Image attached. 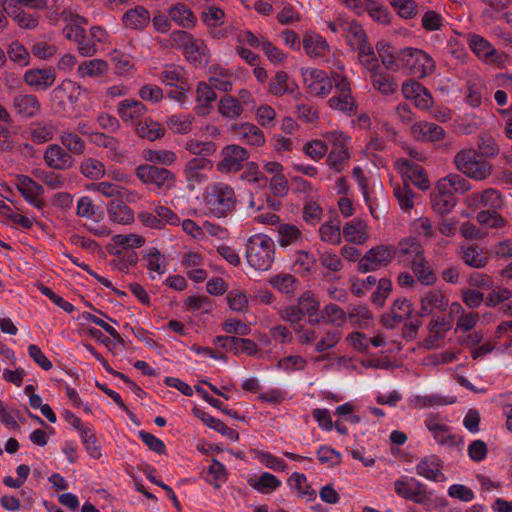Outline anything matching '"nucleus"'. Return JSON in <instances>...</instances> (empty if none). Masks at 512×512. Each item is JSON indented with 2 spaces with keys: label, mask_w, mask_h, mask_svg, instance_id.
<instances>
[{
  "label": "nucleus",
  "mask_w": 512,
  "mask_h": 512,
  "mask_svg": "<svg viewBox=\"0 0 512 512\" xmlns=\"http://www.w3.org/2000/svg\"><path fill=\"white\" fill-rule=\"evenodd\" d=\"M412 133L417 140L439 141L444 139L445 130L438 124L421 121L412 126Z\"/></svg>",
  "instance_id": "nucleus-21"
},
{
  "label": "nucleus",
  "mask_w": 512,
  "mask_h": 512,
  "mask_svg": "<svg viewBox=\"0 0 512 512\" xmlns=\"http://www.w3.org/2000/svg\"><path fill=\"white\" fill-rule=\"evenodd\" d=\"M366 12L379 24L388 25L391 22V14L388 8L376 0H367Z\"/></svg>",
  "instance_id": "nucleus-51"
},
{
  "label": "nucleus",
  "mask_w": 512,
  "mask_h": 512,
  "mask_svg": "<svg viewBox=\"0 0 512 512\" xmlns=\"http://www.w3.org/2000/svg\"><path fill=\"white\" fill-rule=\"evenodd\" d=\"M218 111L226 118L235 119L243 113V107L238 99L231 95H225L219 101Z\"/></svg>",
  "instance_id": "nucleus-40"
},
{
  "label": "nucleus",
  "mask_w": 512,
  "mask_h": 512,
  "mask_svg": "<svg viewBox=\"0 0 512 512\" xmlns=\"http://www.w3.org/2000/svg\"><path fill=\"white\" fill-rule=\"evenodd\" d=\"M476 151L482 157L493 158L499 154L500 148L492 135L481 133L478 138Z\"/></svg>",
  "instance_id": "nucleus-43"
},
{
  "label": "nucleus",
  "mask_w": 512,
  "mask_h": 512,
  "mask_svg": "<svg viewBox=\"0 0 512 512\" xmlns=\"http://www.w3.org/2000/svg\"><path fill=\"white\" fill-rule=\"evenodd\" d=\"M469 206H475L477 208H486L485 210H500L504 201L501 193L494 189L488 188L481 193L472 194L469 199Z\"/></svg>",
  "instance_id": "nucleus-15"
},
{
  "label": "nucleus",
  "mask_w": 512,
  "mask_h": 512,
  "mask_svg": "<svg viewBox=\"0 0 512 512\" xmlns=\"http://www.w3.org/2000/svg\"><path fill=\"white\" fill-rule=\"evenodd\" d=\"M396 249V257H403L405 255L412 257L413 259L421 258L423 256V248L416 241V239H403L401 240L397 246H394Z\"/></svg>",
  "instance_id": "nucleus-45"
},
{
  "label": "nucleus",
  "mask_w": 512,
  "mask_h": 512,
  "mask_svg": "<svg viewBox=\"0 0 512 512\" xmlns=\"http://www.w3.org/2000/svg\"><path fill=\"white\" fill-rule=\"evenodd\" d=\"M221 160L217 164L220 173H236L243 168V163L248 160V151L235 144L223 147L220 152Z\"/></svg>",
  "instance_id": "nucleus-7"
},
{
  "label": "nucleus",
  "mask_w": 512,
  "mask_h": 512,
  "mask_svg": "<svg viewBox=\"0 0 512 512\" xmlns=\"http://www.w3.org/2000/svg\"><path fill=\"white\" fill-rule=\"evenodd\" d=\"M391 6L404 19H412L417 15V4L414 0H390Z\"/></svg>",
  "instance_id": "nucleus-61"
},
{
  "label": "nucleus",
  "mask_w": 512,
  "mask_h": 512,
  "mask_svg": "<svg viewBox=\"0 0 512 512\" xmlns=\"http://www.w3.org/2000/svg\"><path fill=\"white\" fill-rule=\"evenodd\" d=\"M91 141L99 146L107 149L110 153V157L117 161L122 162L125 158L124 152L120 149L119 141L112 136L106 135L102 132L91 133Z\"/></svg>",
  "instance_id": "nucleus-25"
},
{
  "label": "nucleus",
  "mask_w": 512,
  "mask_h": 512,
  "mask_svg": "<svg viewBox=\"0 0 512 512\" xmlns=\"http://www.w3.org/2000/svg\"><path fill=\"white\" fill-rule=\"evenodd\" d=\"M109 219L112 222L127 225L134 221V213L121 199H113L107 207Z\"/></svg>",
  "instance_id": "nucleus-24"
},
{
  "label": "nucleus",
  "mask_w": 512,
  "mask_h": 512,
  "mask_svg": "<svg viewBox=\"0 0 512 512\" xmlns=\"http://www.w3.org/2000/svg\"><path fill=\"white\" fill-rule=\"evenodd\" d=\"M159 78L163 83L169 86L181 85L182 90L190 89L187 78L185 77L184 69L180 66H166L161 71Z\"/></svg>",
  "instance_id": "nucleus-32"
},
{
  "label": "nucleus",
  "mask_w": 512,
  "mask_h": 512,
  "mask_svg": "<svg viewBox=\"0 0 512 512\" xmlns=\"http://www.w3.org/2000/svg\"><path fill=\"white\" fill-rule=\"evenodd\" d=\"M376 49L386 69L397 71L398 51L395 52L391 44L387 42H378Z\"/></svg>",
  "instance_id": "nucleus-47"
},
{
  "label": "nucleus",
  "mask_w": 512,
  "mask_h": 512,
  "mask_svg": "<svg viewBox=\"0 0 512 512\" xmlns=\"http://www.w3.org/2000/svg\"><path fill=\"white\" fill-rule=\"evenodd\" d=\"M61 143L66 147L67 151L71 155H81L84 152L85 143L75 133H64L61 136Z\"/></svg>",
  "instance_id": "nucleus-62"
},
{
  "label": "nucleus",
  "mask_w": 512,
  "mask_h": 512,
  "mask_svg": "<svg viewBox=\"0 0 512 512\" xmlns=\"http://www.w3.org/2000/svg\"><path fill=\"white\" fill-rule=\"evenodd\" d=\"M110 60L119 74H125L133 68L132 57L119 50H114L110 54Z\"/></svg>",
  "instance_id": "nucleus-63"
},
{
  "label": "nucleus",
  "mask_w": 512,
  "mask_h": 512,
  "mask_svg": "<svg viewBox=\"0 0 512 512\" xmlns=\"http://www.w3.org/2000/svg\"><path fill=\"white\" fill-rule=\"evenodd\" d=\"M136 177L156 190H169L175 186L176 175L167 168L141 164L135 169Z\"/></svg>",
  "instance_id": "nucleus-5"
},
{
  "label": "nucleus",
  "mask_w": 512,
  "mask_h": 512,
  "mask_svg": "<svg viewBox=\"0 0 512 512\" xmlns=\"http://www.w3.org/2000/svg\"><path fill=\"white\" fill-rule=\"evenodd\" d=\"M370 79L374 89L383 95L394 94L397 90V83L394 77L381 69L370 74Z\"/></svg>",
  "instance_id": "nucleus-31"
},
{
  "label": "nucleus",
  "mask_w": 512,
  "mask_h": 512,
  "mask_svg": "<svg viewBox=\"0 0 512 512\" xmlns=\"http://www.w3.org/2000/svg\"><path fill=\"white\" fill-rule=\"evenodd\" d=\"M411 269L417 280L424 285H433L437 280L435 273L430 268L423 256L411 261Z\"/></svg>",
  "instance_id": "nucleus-35"
},
{
  "label": "nucleus",
  "mask_w": 512,
  "mask_h": 512,
  "mask_svg": "<svg viewBox=\"0 0 512 512\" xmlns=\"http://www.w3.org/2000/svg\"><path fill=\"white\" fill-rule=\"evenodd\" d=\"M135 134L141 139L155 141L157 139H161L165 135V128L157 121H154L151 118H145L142 121H137Z\"/></svg>",
  "instance_id": "nucleus-26"
},
{
  "label": "nucleus",
  "mask_w": 512,
  "mask_h": 512,
  "mask_svg": "<svg viewBox=\"0 0 512 512\" xmlns=\"http://www.w3.org/2000/svg\"><path fill=\"white\" fill-rule=\"evenodd\" d=\"M212 163L208 158L194 157L187 161L184 168V176L189 190H194L197 185L207 181L205 169L211 168Z\"/></svg>",
  "instance_id": "nucleus-11"
},
{
  "label": "nucleus",
  "mask_w": 512,
  "mask_h": 512,
  "mask_svg": "<svg viewBox=\"0 0 512 512\" xmlns=\"http://www.w3.org/2000/svg\"><path fill=\"white\" fill-rule=\"evenodd\" d=\"M204 203L209 214L217 218H224L235 210L237 198L231 186L217 183L212 185L205 193Z\"/></svg>",
  "instance_id": "nucleus-2"
},
{
  "label": "nucleus",
  "mask_w": 512,
  "mask_h": 512,
  "mask_svg": "<svg viewBox=\"0 0 512 512\" xmlns=\"http://www.w3.org/2000/svg\"><path fill=\"white\" fill-rule=\"evenodd\" d=\"M476 219L479 224L489 228H500L505 225L504 218L498 213V210H481Z\"/></svg>",
  "instance_id": "nucleus-60"
},
{
  "label": "nucleus",
  "mask_w": 512,
  "mask_h": 512,
  "mask_svg": "<svg viewBox=\"0 0 512 512\" xmlns=\"http://www.w3.org/2000/svg\"><path fill=\"white\" fill-rule=\"evenodd\" d=\"M80 90V86L71 80L62 81L57 87L52 90L51 97L53 100H59L60 103L68 98L73 102V94Z\"/></svg>",
  "instance_id": "nucleus-56"
},
{
  "label": "nucleus",
  "mask_w": 512,
  "mask_h": 512,
  "mask_svg": "<svg viewBox=\"0 0 512 512\" xmlns=\"http://www.w3.org/2000/svg\"><path fill=\"white\" fill-rule=\"evenodd\" d=\"M454 164L460 172L474 180H484L492 173V165L478 159L475 149H463L457 152L454 156Z\"/></svg>",
  "instance_id": "nucleus-4"
},
{
  "label": "nucleus",
  "mask_w": 512,
  "mask_h": 512,
  "mask_svg": "<svg viewBox=\"0 0 512 512\" xmlns=\"http://www.w3.org/2000/svg\"><path fill=\"white\" fill-rule=\"evenodd\" d=\"M12 105L16 113L26 119L33 118L41 112V103L33 94H17L13 97Z\"/></svg>",
  "instance_id": "nucleus-16"
},
{
  "label": "nucleus",
  "mask_w": 512,
  "mask_h": 512,
  "mask_svg": "<svg viewBox=\"0 0 512 512\" xmlns=\"http://www.w3.org/2000/svg\"><path fill=\"white\" fill-rule=\"evenodd\" d=\"M80 437L85 446L87 453L94 459H99L101 457V449L97 445V438L92 428L87 426L80 432Z\"/></svg>",
  "instance_id": "nucleus-59"
},
{
  "label": "nucleus",
  "mask_w": 512,
  "mask_h": 512,
  "mask_svg": "<svg viewBox=\"0 0 512 512\" xmlns=\"http://www.w3.org/2000/svg\"><path fill=\"white\" fill-rule=\"evenodd\" d=\"M232 73L226 69H219L213 76L209 78V85L213 89H217L223 92H229L232 90Z\"/></svg>",
  "instance_id": "nucleus-58"
},
{
  "label": "nucleus",
  "mask_w": 512,
  "mask_h": 512,
  "mask_svg": "<svg viewBox=\"0 0 512 512\" xmlns=\"http://www.w3.org/2000/svg\"><path fill=\"white\" fill-rule=\"evenodd\" d=\"M322 318L335 327H343L347 320V313L340 306L330 303L322 310Z\"/></svg>",
  "instance_id": "nucleus-44"
},
{
  "label": "nucleus",
  "mask_w": 512,
  "mask_h": 512,
  "mask_svg": "<svg viewBox=\"0 0 512 512\" xmlns=\"http://www.w3.org/2000/svg\"><path fill=\"white\" fill-rule=\"evenodd\" d=\"M303 48L311 57H320L329 50L327 41L316 33H307L303 39Z\"/></svg>",
  "instance_id": "nucleus-34"
},
{
  "label": "nucleus",
  "mask_w": 512,
  "mask_h": 512,
  "mask_svg": "<svg viewBox=\"0 0 512 512\" xmlns=\"http://www.w3.org/2000/svg\"><path fill=\"white\" fill-rule=\"evenodd\" d=\"M213 343L226 351L233 352L235 355L242 353L247 356H254L259 352L257 343L248 338L232 335L217 336L214 338Z\"/></svg>",
  "instance_id": "nucleus-10"
},
{
  "label": "nucleus",
  "mask_w": 512,
  "mask_h": 512,
  "mask_svg": "<svg viewBox=\"0 0 512 512\" xmlns=\"http://www.w3.org/2000/svg\"><path fill=\"white\" fill-rule=\"evenodd\" d=\"M249 485L263 494H269L281 486V481L273 474L264 472L258 480L250 479Z\"/></svg>",
  "instance_id": "nucleus-38"
},
{
  "label": "nucleus",
  "mask_w": 512,
  "mask_h": 512,
  "mask_svg": "<svg viewBox=\"0 0 512 512\" xmlns=\"http://www.w3.org/2000/svg\"><path fill=\"white\" fill-rule=\"evenodd\" d=\"M150 22V12L143 6H135L127 10L122 16L124 27L135 31H143Z\"/></svg>",
  "instance_id": "nucleus-18"
},
{
  "label": "nucleus",
  "mask_w": 512,
  "mask_h": 512,
  "mask_svg": "<svg viewBox=\"0 0 512 512\" xmlns=\"http://www.w3.org/2000/svg\"><path fill=\"white\" fill-rule=\"evenodd\" d=\"M8 58L21 67L30 64V54L28 50L18 40L12 41L7 48Z\"/></svg>",
  "instance_id": "nucleus-46"
},
{
  "label": "nucleus",
  "mask_w": 512,
  "mask_h": 512,
  "mask_svg": "<svg viewBox=\"0 0 512 512\" xmlns=\"http://www.w3.org/2000/svg\"><path fill=\"white\" fill-rule=\"evenodd\" d=\"M348 24V31H345L343 36H345L348 45L355 50V46H359L364 42H367L368 38L364 29L358 22L355 20H349Z\"/></svg>",
  "instance_id": "nucleus-53"
},
{
  "label": "nucleus",
  "mask_w": 512,
  "mask_h": 512,
  "mask_svg": "<svg viewBox=\"0 0 512 512\" xmlns=\"http://www.w3.org/2000/svg\"><path fill=\"white\" fill-rule=\"evenodd\" d=\"M43 159L49 168L60 171L70 169L75 163L73 156L57 144H51L46 148Z\"/></svg>",
  "instance_id": "nucleus-12"
},
{
  "label": "nucleus",
  "mask_w": 512,
  "mask_h": 512,
  "mask_svg": "<svg viewBox=\"0 0 512 512\" xmlns=\"http://www.w3.org/2000/svg\"><path fill=\"white\" fill-rule=\"evenodd\" d=\"M196 95V100L198 102V105L196 106L197 113L203 116L209 114L212 108L211 104L217 99L214 89L211 85L202 81L197 85Z\"/></svg>",
  "instance_id": "nucleus-27"
},
{
  "label": "nucleus",
  "mask_w": 512,
  "mask_h": 512,
  "mask_svg": "<svg viewBox=\"0 0 512 512\" xmlns=\"http://www.w3.org/2000/svg\"><path fill=\"white\" fill-rule=\"evenodd\" d=\"M417 473L432 481H443L444 475L442 473V462L441 460L432 455L430 457H425L416 465Z\"/></svg>",
  "instance_id": "nucleus-22"
},
{
  "label": "nucleus",
  "mask_w": 512,
  "mask_h": 512,
  "mask_svg": "<svg viewBox=\"0 0 512 512\" xmlns=\"http://www.w3.org/2000/svg\"><path fill=\"white\" fill-rule=\"evenodd\" d=\"M456 203L457 198L446 190H436L431 194L432 209L439 215L448 214Z\"/></svg>",
  "instance_id": "nucleus-29"
},
{
  "label": "nucleus",
  "mask_w": 512,
  "mask_h": 512,
  "mask_svg": "<svg viewBox=\"0 0 512 512\" xmlns=\"http://www.w3.org/2000/svg\"><path fill=\"white\" fill-rule=\"evenodd\" d=\"M327 142L332 144V149L328 155V165L340 172L345 160L349 159L350 155L347 149L346 137L342 132L331 131L324 135Z\"/></svg>",
  "instance_id": "nucleus-8"
},
{
  "label": "nucleus",
  "mask_w": 512,
  "mask_h": 512,
  "mask_svg": "<svg viewBox=\"0 0 512 512\" xmlns=\"http://www.w3.org/2000/svg\"><path fill=\"white\" fill-rule=\"evenodd\" d=\"M302 240V232L292 224H281L278 226V243L281 247L296 244Z\"/></svg>",
  "instance_id": "nucleus-37"
},
{
  "label": "nucleus",
  "mask_w": 512,
  "mask_h": 512,
  "mask_svg": "<svg viewBox=\"0 0 512 512\" xmlns=\"http://www.w3.org/2000/svg\"><path fill=\"white\" fill-rule=\"evenodd\" d=\"M488 7L481 12V18L485 22L498 20L501 12L506 9L512 0H482Z\"/></svg>",
  "instance_id": "nucleus-42"
},
{
  "label": "nucleus",
  "mask_w": 512,
  "mask_h": 512,
  "mask_svg": "<svg viewBox=\"0 0 512 512\" xmlns=\"http://www.w3.org/2000/svg\"><path fill=\"white\" fill-rule=\"evenodd\" d=\"M246 258L256 270H268L274 261V242L262 234L251 236L246 244Z\"/></svg>",
  "instance_id": "nucleus-3"
},
{
  "label": "nucleus",
  "mask_w": 512,
  "mask_h": 512,
  "mask_svg": "<svg viewBox=\"0 0 512 512\" xmlns=\"http://www.w3.org/2000/svg\"><path fill=\"white\" fill-rule=\"evenodd\" d=\"M2 6L6 14L22 29L32 30L39 25V14L26 12L22 7L17 5L9 4Z\"/></svg>",
  "instance_id": "nucleus-19"
},
{
  "label": "nucleus",
  "mask_w": 512,
  "mask_h": 512,
  "mask_svg": "<svg viewBox=\"0 0 512 512\" xmlns=\"http://www.w3.org/2000/svg\"><path fill=\"white\" fill-rule=\"evenodd\" d=\"M237 136L240 140L252 146H262L265 143V137L260 128L254 124L242 123L236 128Z\"/></svg>",
  "instance_id": "nucleus-33"
},
{
  "label": "nucleus",
  "mask_w": 512,
  "mask_h": 512,
  "mask_svg": "<svg viewBox=\"0 0 512 512\" xmlns=\"http://www.w3.org/2000/svg\"><path fill=\"white\" fill-rule=\"evenodd\" d=\"M336 92L338 95L331 97L328 100L330 108L339 110L344 113H352L356 110V101L352 96L350 82H345L337 85Z\"/></svg>",
  "instance_id": "nucleus-13"
},
{
  "label": "nucleus",
  "mask_w": 512,
  "mask_h": 512,
  "mask_svg": "<svg viewBox=\"0 0 512 512\" xmlns=\"http://www.w3.org/2000/svg\"><path fill=\"white\" fill-rule=\"evenodd\" d=\"M319 234L322 241L330 242L332 244H339L341 241L340 221L332 220L329 223H324L319 229Z\"/></svg>",
  "instance_id": "nucleus-57"
},
{
  "label": "nucleus",
  "mask_w": 512,
  "mask_h": 512,
  "mask_svg": "<svg viewBox=\"0 0 512 512\" xmlns=\"http://www.w3.org/2000/svg\"><path fill=\"white\" fill-rule=\"evenodd\" d=\"M269 283L285 294H293L298 280L291 274H279L270 278Z\"/></svg>",
  "instance_id": "nucleus-55"
},
{
  "label": "nucleus",
  "mask_w": 512,
  "mask_h": 512,
  "mask_svg": "<svg viewBox=\"0 0 512 512\" xmlns=\"http://www.w3.org/2000/svg\"><path fill=\"white\" fill-rule=\"evenodd\" d=\"M80 172L89 179L98 180L105 175L104 164L95 158H86L80 165Z\"/></svg>",
  "instance_id": "nucleus-48"
},
{
  "label": "nucleus",
  "mask_w": 512,
  "mask_h": 512,
  "mask_svg": "<svg viewBox=\"0 0 512 512\" xmlns=\"http://www.w3.org/2000/svg\"><path fill=\"white\" fill-rule=\"evenodd\" d=\"M146 112L147 107L139 100L124 99L117 104V113L124 123L136 126L138 119Z\"/></svg>",
  "instance_id": "nucleus-17"
},
{
  "label": "nucleus",
  "mask_w": 512,
  "mask_h": 512,
  "mask_svg": "<svg viewBox=\"0 0 512 512\" xmlns=\"http://www.w3.org/2000/svg\"><path fill=\"white\" fill-rule=\"evenodd\" d=\"M24 82L32 87L35 91L46 90L50 88L56 80L55 70L48 69H29L24 73Z\"/></svg>",
  "instance_id": "nucleus-14"
},
{
  "label": "nucleus",
  "mask_w": 512,
  "mask_h": 512,
  "mask_svg": "<svg viewBox=\"0 0 512 512\" xmlns=\"http://www.w3.org/2000/svg\"><path fill=\"white\" fill-rule=\"evenodd\" d=\"M297 83L291 80L289 75L284 71H278L274 77L271 78L268 91L274 96H283L286 93L295 92Z\"/></svg>",
  "instance_id": "nucleus-28"
},
{
  "label": "nucleus",
  "mask_w": 512,
  "mask_h": 512,
  "mask_svg": "<svg viewBox=\"0 0 512 512\" xmlns=\"http://www.w3.org/2000/svg\"><path fill=\"white\" fill-rule=\"evenodd\" d=\"M30 135L37 144L48 142L53 138V126L44 121L34 122L30 127Z\"/></svg>",
  "instance_id": "nucleus-50"
},
{
  "label": "nucleus",
  "mask_w": 512,
  "mask_h": 512,
  "mask_svg": "<svg viewBox=\"0 0 512 512\" xmlns=\"http://www.w3.org/2000/svg\"><path fill=\"white\" fill-rule=\"evenodd\" d=\"M347 317L360 328H368L373 320V315L366 305H351Z\"/></svg>",
  "instance_id": "nucleus-41"
},
{
  "label": "nucleus",
  "mask_w": 512,
  "mask_h": 512,
  "mask_svg": "<svg viewBox=\"0 0 512 512\" xmlns=\"http://www.w3.org/2000/svg\"><path fill=\"white\" fill-rule=\"evenodd\" d=\"M471 189L470 182L463 176L455 173L441 178L436 185V190H446L452 195L464 194Z\"/></svg>",
  "instance_id": "nucleus-23"
},
{
  "label": "nucleus",
  "mask_w": 512,
  "mask_h": 512,
  "mask_svg": "<svg viewBox=\"0 0 512 512\" xmlns=\"http://www.w3.org/2000/svg\"><path fill=\"white\" fill-rule=\"evenodd\" d=\"M397 71L404 70L407 74L423 79L434 73L436 64L425 51L412 47L398 50Z\"/></svg>",
  "instance_id": "nucleus-1"
},
{
  "label": "nucleus",
  "mask_w": 512,
  "mask_h": 512,
  "mask_svg": "<svg viewBox=\"0 0 512 512\" xmlns=\"http://www.w3.org/2000/svg\"><path fill=\"white\" fill-rule=\"evenodd\" d=\"M144 158L153 164L172 165L177 160V155L171 150H145Z\"/></svg>",
  "instance_id": "nucleus-54"
},
{
  "label": "nucleus",
  "mask_w": 512,
  "mask_h": 512,
  "mask_svg": "<svg viewBox=\"0 0 512 512\" xmlns=\"http://www.w3.org/2000/svg\"><path fill=\"white\" fill-rule=\"evenodd\" d=\"M183 53L195 67H205L209 63V49L201 39L194 38Z\"/></svg>",
  "instance_id": "nucleus-20"
},
{
  "label": "nucleus",
  "mask_w": 512,
  "mask_h": 512,
  "mask_svg": "<svg viewBox=\"0 0 512 512\" xmlns=\"http://www.w3.org/2000/svg\"><path fill=\"white\" fill-rule=\"evenodd\" d=\"M469 46L471 50L479 57L488 59L496 54V50L492 47L491 43L477 34L470 36Z\"/></svg>",
  "instance_id": "nucleus-49"
},
{
  "label": "nucleus",
  "mask_w": 512,
  "mask_h": 512,
  "mask_svg": "<svg viewBox=\"0 0 512 512\" xmlns=\"http://www.w3.org/2000/svg\"><path fill=\"white\" fill-rule=\"evenodd\" d=\"M15 178V186L25 201L39 210L43 209L46 204L40 196L44 194V188L27 175L17 174Z\"/></svg>",
  "instance_id": "nucleus-9"
},
{
  "label": "nucleus",
  "mask_w": 512,
  "mask_h": 512,
  "mask_svg": "<svg viewBox=\"0 0 512 512\" xmlns=\"http://www.w3.org/2000/svg\"><path fill=\"white\" fill-rule=\"evenodd\" d=\"M288 483L292 489L297 492V496L312 502L316 499V491L307 483L305 474L294 472L288 479Z\"/></svg>",
  "instance_id": "nucleus-30"
},
{
  "label": "nucleus",
  "mask_w": 512,
  "mask_h": 512,
  "mask_svg": "<svg viewBox=\"0 0 512 512\" xmlns=\"http://www.w3.org/2000/svg\"><path fill=\"white\" fill-rule=\"evenodd\" d=\"M108 71V64L102 59L84 61L78 67V75L81 78L103 76Z\"/></svg>",
  "instance_id": "nucleus-36"
},
{
  "label": "nucleus",
  "mask_w": 512,
  "mask_h": 512,
  "mask_svg": "<svg viewBox=\"0 0 512 512\" xmlns=\"http://www.w3.org/2000/svg\"><path fill=\"white\" fill-rule=\"evenodd\" d=\"M172 21L184 28L195 26L196 18L192 11L185 5L178 4L170 9L169 12Z\"/></svg>",
  "instance_id": "nucleus-39"
},
{
  "label": "nucleus",
  "mask_w": 512,
  "mask_h": 512,
  "mask_svg": "<svg viewBox=\"0 0 512 512\" xmlns=\"http://www.w3.org/2000/svg\"><path fill=\"white\" fill-rule=\"evenodd\" d=\"M462 259L465 264L473 268H483L488 262L483 250L477 246H469L463 251Z\"/></svg>",
  "instance_id": "nucleus-52"
},
{
  "label": "nucleus",
  "mask_w": 512,
  "mask_h": 512,
  "mask_svg": "<svg viewBox=\"0 0 512 512\" xmlns=\"http://www.w3.org/2000/svg\"><path fill=\"white\" fill-rule=\"evenodd\" d=\"M392 291V282L388 278H381L378 281L377 290L372 294L371 301L377 306L383 307L385 300Z\"/></svg>",
  "instance_id": "nucleus-64"
},
{
  "label": "nucleus",
  "mask_w": 512,
  "mask_h": 512,
  "mask_svg": "<svg viewBox=\"0 0 512 512\" xmlns=\"http://www.w3.org/2000/svg\"><path fill=\"white\" fill-rule=\"evenodd\" d=\"M396 257V249L392 245H378L369 249L358 262V270L362 273L375 271L388 266Z\"/></svg>",
  "instance_id": "nucleus-6"
}]
</instances>
